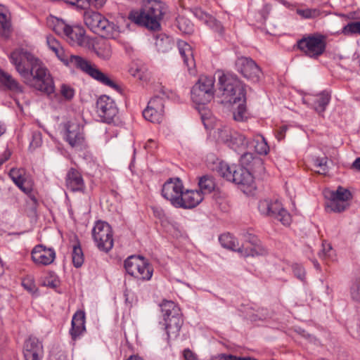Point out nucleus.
Listing matches in <instances>:
<instances>
[{
  "label": "nucleus",
  "mask_w": 360,
  "mask_h": 360,
  "mask_svg": "<svg viewBox=\"0 0 360 360\" xmlns=\"http://www.w3.org/2000/svg\"><path fill=\"white\" fill-rule=\"evenodd\" d=\"M10 59L25 84L48 96L55 93L53 77L39 59L24 49L13 51Z\"/></svg>",
  "instance_id": "nucleus-1"
},
{
  "label": "nucleus",
  "mask_w": 360,
  "mask_h": 360,
  "mask_svg": "<svg viewBox=\"0 0 360 360\" xmlns=\"http://www.w3.org/2000/svg\"><path fill=\"white\" fill-rule=\"evenodd\" d=\"M168 11V6L162 0H148L139 11H131L129 18L137 25L156 31L160 29V22Z\"/></svg>",
  "instance_id": "nucleus-2"
},
{
  "label": "nucleus",
  "mask_w": 360,
  "mask_h": 360,
  "mask_svg": "<svg viewBox=\"0 0 360 360\" xmlns=\"http://www.w3.org/2000/svg\"><path fill=\"white\" fill-rule=\"evenodd\" d=\"M219 90L222 92V103L236 104L242 98L245 102V89L236 75L223 74L219 78Z\"/></svg>",
  "instance_id": "nucleus-3"
},
{
  "label": "nucleus",
  "mask_w": 360,
  "mask_h": 360,
  "mask_svg": "<svg viewBox=\"0 0 360 360\" xmlns=\"http://www.w3.org/2000/svg\"><path fill=\"white\" fill-rule=\"evenodd\" d=\"M163 314L165 329L167 331V344L169 339L176 338L181 328L184 321L180 309L172 301H164L160 304Z\"/></svg>",
  "instance_id": "nucleus-4"
},
{
  "label": "nucleus",
  "mask_w": 360,
  "mask_h": 360,
  "mask_svg": "<svg viewBox=\"0 0 360 360\" xmlns=\"http://www.w3.org/2000/svg\"><path fill=\"white\" fill-rule=\"evenodd\" d=\"M219 174L228 181L236 184L249 188V191L255 188L254 178L248 170L240 165H231L221 162L218 169Z\"/></svg>",
  "instance_id": "nucleus-5"
},
{
  "label": "nucleus",
  "mask_w": 360,
  "mask_h": 360,
  "mask_svg": "<svg viewBox=\"0 0 360 360\" xmlns=\"http://www.w3.org/2000/svg\"><path fill=\"white\" fill-rule=\"evenodd\" d=\"M67 64L82 70L101 84L119 90V86L115 82L85 58L79 56L71 55L67 60Z\"/></svg>",
  "instance_id": "nucleus-6"
},
{
  "label": "nucleus",
  "mask_w": 360,
  "mask_h": 360,
  "mask_svg": "<svg viewBox=\"0 0 360 360\" xmlns=\"http://www.w3.org/2000/svg\"><path fill=\"white\" fill-rule=\"evenodd\" d=\"M67 64L82 70L101 84L119 90V86L115 82L85 58L79 56L71 55L67 60Z\"/></svg>",
  "instance_id": "nucleus-7"
},
{
  "label": "nucleus",
  "mask_w": 360,
  "mask_h": 360,
  "mask_svg": "<svg viewBox=\"0 0 360 360\" xmlns=\"http://www.w3.org/2000/svg\"><path fill=\"white\" fill-rule=\"evenodd\" d=\"M296 47L306 56L317 59L326 51V37L319 33L306 34L297 41Z\"/></svg>",
  "instance_id": "nucleus-8"
},
{
  "label": "nucleus",
  "mask_w": 360,
  "mask_h": 360,
  "mask_svg": "<svg viewBox=\"0 0 360 360\" xmlns=\"http://www.w3.org/2000/svg\"><path fill=\"white\" fill-rule=\"evenodd\" d=\"M214 80L212 77L201 76L191 89V98L196 105L198 110H205L204 105L214 98Z\"/></svg>",
  "instance_id": "nucleus-9"
},
{
  "label": "nucleus",
  "mask_w": 360,
  "mask_h": 360,
  "mask_svg": "<svg viewBox=\"0 0 360 360\" xmlns=\"http://www.w3.org/2000/svg\"><path fill=\"white\" fill-rule=\"evenodd\" d=\"M258 210L262 215L274 218L280 221L283 225L290 224V214L283 208V205L278 200H260L258 204Z\"/></svg>",
  "instance_id": "nucleus-10"
},
{
  "label": "nucleus",
  "mask_w": 360,
  "mask_h": 360,
  "mask_svg": "<svg viewBox=\"0 0 360 360\" xmlns=\"http://www.w3.org/2000/svg\"><path fill=\"white\" fill-rule=\"evenodd\" d=\"M92 236L100 250L108 252L112 248V231L107 222L98 221L92 230Z\"/></svg>",
  "instance_id": "nucleus-11"
},
{
  "label": "nucleus",
  "mask_w": 360,
  "mask_h": 360,
  "mask_svg": "<svg viewBox=\"0 0 360 360\" xmlns=\"http://www.w3.org/2000/svg\"><path fill=\"white\" fill-rule=\"evenodd\" d=\"M236 70L252 82H258L262 75L259 66L251 58L240 56L235 62Z\"/></svg>",
  "instance_id": "nucleus-12"
},
{
  "label": "nucleus",
  "mask_w": 360,
  "mask_h": 360,
  "mask_svg": "<svg viewBox=\"0 0 360 360\" xmlns=\"http://www.w3.org/2000/svg\"><path fill=\"white\" fill-rule=\"evenodd\" d=\"M161 94L162 96L160 95L154 96L143 111V117L149 122L160 123L162 120L165 108L164 96H166V94L163 91Z\"/></svg>",
  "instance_id": "nucleus-13"
},
{
  "label": "nucleus",
  "mask_w": 360,
  "mask_h": 360,
  "mask_svg": "<svg viewBox=\"0 0 360 360\" xmlns=\"http://www.w3.org/2000/svg\"><path fill=\"white\" fill-rule=\"evenodd\" d=\"M219 136L229 147L237 152L245 150L248 145L244 135L227 127L219 130Z\"/></svg>",
  "instance_id": "nucleus-14"
},
{
  "label": "nucleus",
  "mask_w": 360,
  "mask_h": 360,
  "mask_svg": "<svg viewBox=\"0 0 360 360\" xmlns=\"http://www.w3.org/2000/svg\"><path fill=\"white\" fill-rule=\"evenodd\" d=\"M96 112L103 122L110 123L117 114L118 110L110 97L102 95L97 100Z\"/></svg>",
  "instance_id": "nucleus-15"
},
{
  "label": "nucleus",
  "mask_w": 360,
  "mask_h": 360,
  "mask_svg": "<svg viewBox=\"0 0 360 360\" xmlns=\"http://www.w3.org/2000/svg\"><path fill=\"white\" fill-rule=\"evenodd\" d=\"M56 29L62 30L72 45L82 46L85 43V31L80 26H70L61 20L58 22Z\"/></svg>",
  "instance_id": "nucleus-16"
},
{
  "label": "nucleus",
  "mask_w": 360,
  "mask_h": 360,
  "mask_svg": "<svg viewBox=\"0 0 360 360\" xmlns=\"http://www.w3.org/2000/svg\"><path fill=\"white\" fill-rule=\"evenodd\" d=\"M182 192L183 184L179 178L174 180L170 179L164 184L162 195L176 207V205H179V200Z\"/></svg>",
  "instance_id": "nucleus-17"
},
{
  "label": "nucleus",
  "mask_w": 360,
  "mask_h": 360,
  "mask_svg": "<svg viewBox=\"0 0 360 360\" xmlns=\"http://www.w3.org/2000/svg\"><path fill=\"white\" fill-rule=\"evenodd\" d=\"M44 353L42 343L34 336H30L23 345L25 360H41Z\"/></svg>",
  "instance_id": "nucleus-18"
},
{
  "label": "nucleus",
  "mask_w": 360,
  "mask_h": 360,
  "mask_svg": "<svg viewBox=\"0 0 360 360\" xmlns=\"http://www.w3.org/2000/svg\"><path fill=\"white\" fill-rule=\"evenodd\" d=\"M64 127L66 131V141L72 147L82 144L84 137L83 127L75 120L67 122Z\"/></svg>",
  "instance_id": "nucleus-19"
},
{
  "label": "nucleus",
  "mask_w": 360,
  "mask_h": 360,
  "mask_svg": "<svg viewBox=\"0 0 360 360\" xmlns=\"http://www.w3.org/2000/svg\"><path fill=\"white\" fill-rule=\"evenodd\" d=\"M31 255L32 261L39 265H49L53 262L56 258L55 250L43 245H36L32 250Z\"/></svg>",
  "instance_id": "nucleus-20"
},
{
  "label": "nucleus",
  "mask_w": 360,
  "mask_h": 360,
  "mask_svg": "<svg viewBox=\"0 0 360 360\" xmlns=\"http://www.w3.org/2000/svg\"><path fill=\"white\" fill-rule=\"evenodd\" d=\"M177 46L179 54L183 59L184 65L187 67L188 71L191 75H195L196 72L195 61L192 46L183 40L177 41Z\"/></svg>",
  "instance_id": "nucleus-21"
},
{
  "label": "nucleus",
  "mask_w": 360,
  "mask_h": 360,
  "mask_svg": "<svg viewBox=\"0 0 360 360\" xmlns=\"http://www.w3.org/2000/svg\"><path fill=\"white\" fill-rule=\"evenodd\" d=\"M245 243L238 247V252L243 257L255 256L259 254L260 250V241L257 236L245 233L243 234Z\"/></svg>",
  "instance_id": "nucleus-22"
},
{
  "label": "nucleus",
  "mask_w": 360,
  "mask_h": 360,
  "mask_svg": "<svg viewBox=\"0 0 360 360\" xmlns=\"http://www.w3.org/2000/svg\"><path fill=\"white\" fill-rule=\"evenodd\" d=\"M202 192L197 190H187L182 192L179 200L177 208L192 209L198 205L203 200Z\"/></svg>",
  "instance_id": "nucleus-23"
},
{
  "label": "nucleus",
  "mask_w": 360,
  "mask_h": 360,
  "mask_svg": "<svg viewBox=\"0 0 360 360\" xmlns=\"http://www.w3.org/2000/svg\"><path fill=\"white\" fill-rule=\"evenodd\" d=\"M65 185L70 191H82L84 189V182L80 172L75 168H70L65 178Z\"/></svg>",
  "instance_id": "nucleus-24"
},
{
  "label": "nucleus",
  "mask_w": 360,
  "mask_h": 360,
  "mask_svg": "<svg viewBox=\"0 0 360 360\" xmlns=\"http://www.w3.org/2000/svg\"><path fill=\"white\" fill-rule=\"evenodd\" d=\"M72 327L70 334L73 340H76L85 331V314L82 311H77L72 319Z\"/></svg>",
  "instance_id": "nucleus-25"
},
{
  "label": "nucleus",
  "mask_w": 360,
  "mask_h": 360,
  "mask_svg": "<svg viewBox=\"0 0 360 360\" xmlns=\"http://www.w3.org/2000/svg\"><path fill=\"white\" fill-rule=\"evenodd\" d=\"M0 84L14 94L23 93V87L10 74L0 69Z\"/></svg>",
  "instance_id": "nucleus-26"
},
{
  "label": "nucleus",
  "mask_w": 360,
  "mask_h": 360,
  "mask_svg": "<svg viewBox=\"0 0 360 360\" xmlns=\"http://www.w3.org/2000/svg\"><path fill=\"white\" fill-rule=\"evenodd\" d=\"M24 170L13 168L9 172V176L15 184L24 193H29L31 191L30 186H25V181L23 177Z\"/></svg>",
  "instance_id": "nucleus-27"
},
{
  "label": "nucleus",
  "mask_w": 360,
  "mask_h": 360,
  "mask_svg": "<svg viewBox=\"0 0 360 360\" xmlns=\"http://www.w3.org/2000/svg\"><path fill=\"white\" fill-rule=\"evenodd\" d=\"M94 51L98 57L105 60H109L112 54V46L110 42L105 39L96 44Z\"/></svg>",
  "instance_id": "nucleus-28"
},
{
  "label": "nucleus",
  "mask_w": 360,
  "mask_h": 360,
  "mask_svg": "<svg viewBox=\"0 0 360 360\" xmlns=\"http://www.w3.org/2000/svg\"><path fill=\"white\" fill-rule=\"evenodd\" d=\"M142 256L131 255L129 256L124 261V268L127 272L132 276H135L139 271H137L138 267L142 266V260L143 259Z\"/></svg>",
  "instance_id": "nucleus-29"
},
{
  "label": "nucleus",
  "mask_w": 360,
  "mask_h": 360,
  "mask_svg": "<svg viewBox=\"0 0 360 360\" xmlns=\"http://www.w3.org/2000/svg\"><path fill=\"white\" fill-rule=\"evenodd\" d=\"M198 186L200 188L199 191L202 192L203 195L204 194L212 193L216 187V183L212 175L206 174L199 178Z\"/></svg>",
  "instance_id": "nucleus-30"
},
{
  "label": "nucleus",
  "mask_w": 360,
  "mask_h": 360,
  "mask_svg": "<svg viewBox=\"0 0 360 360\" xmlns=\"http://www.w3.org/2000/svg\"><path fill=\"white\" fill-rule=\"evenodd\" d=\"M97 28L98 30H94V33L100 34L103 37H110L113 34L115 25L103 16V19L99 21Z\"/></svg>",
  "instance_id": "nucleus-31"
},
{
  "label": "nucleus",
  "mask_w": 360,
  "mask_h": 360,
  "mask_svg": "<svg viewBox=\"0 0 360 360\" xmlns=\"http://www.w3.org/2000/svg\"><path fill=\"white\" fill-rule=\"evenodd\" d=\"M101 19H103V15L97 12L88 11L84 13V20L85 25L94 32V30H98L97 25H98Z\"/></svg>",
  "instance_id": "nucleus-32"
},
{
  "label": "nucleus",
  "mask_w": 360,
  "mask_h": 360,
  "mask_svg": "<svg viewBox=\"0 0 360 360\" xmlns=\"http://www.w3.org/2000/svg\"><path fill=\"white\" fill-rule=\"evenodd\" d=\"M12 32L11 18L0 11V37L8 38Z\"/></svg>",
  "instance_id": "nucleus-33"
},
{
  "label": "nucleus",
  "mask_w": 360,
  "mask_h": 360,
  "mask_svg": "<svg viewBox=\"0 0 360 360\" xmlns=\"http://www.w3.org/2000/svg\"><path fill=\"white\" fill-rule=\"evenodd\" d=\"M137 271L139 273L135 275V278L143 281H148L152 277L153 269L152 266L148 262V261L143 258L142 260V266L138 267Z\"/></svg>",
  "instance_id": "nucleus-34"
},
{
  "label": "nucleus",
  "mask_w": 360,
  "mask_h": 360,
  "mask_svg": "<svg viewBox=\"0 0 360 360\" xmlns=\"http://www.w3.org/2000/svg\"><path fill=\"white\" fill-rule=\"evenodd\" d=\"M240 162L243 165L245 166H250L252 164L253 167L258 168L259 171L264 169L262 160L260 158H254L252 153H244L240 157Z\"/></svg>",
  "instance_id": "nucleus-35"
},
{
  "label": "nucleus",
  "mask_w": 360,
  "mask_h": 360,
  "mask_svg": "<svg viewBox=\"0 0 360 360\" xmlns=\"http://www.w3.org/2000/svg\"><path fill=\"white\" fill-rule=\"evenodd\" d=\"M219 240L221 246L226 249L231 250L233 251L238 252L239 246L238 243L236 241V239L229 233L221 234Z\"/></svg>",
  "instance_id": "nucleus-36"
},
{
  "label": "nucleus",
  "mask_w": 360,
  "mask_h": 360,
  "mask_svg": "<svg viewBox=\"0 0 360 360\" xmlns=\"http://www.w3.org/2000/svg\"><path fill=\"white\" fill-rule=\"evenodd\" d=\"M237 108L233 111V119L236 122H245L249 118V112L246 109L245 101L243 98L238 102Z\"/></svg>",
  "instance_id": "nucleus-37"
},
{
  "label": "nucleus",
  "mask_w": 360,
  "mask_h": 360,
  "mask_svg": "<svg viewBox=\"0 0 360 360\" xmlns=\"http://www.w3.org/2000/svg\"><path fill=\"white\" fill-rule=\"evenodd\" d=\"M330 101V95L328 93L322 92L321 93L317 98L314 101V109L319 114L323 112L326 110V106Z\"/></svg>",
  "instance_id": "nucleus-38"
},
{
  "label": "nucleus",
  "mask_w": 360,
  "mask_h": 360,
  "mask_svg": "<svg viewBox=\"0 0 360 360\" xmlns=\"http://www.w3.org/2000/svg\"><path fill=\"white\" fill-rule=\"evenodd\" d=\"M176 26L184 34H191L193 32V24L184 16H178L176 18Z\"/></svg>",
  "instance_id": "nucleus-39"
},
{
  "label": "nucleus",
  "mask_w": 360,
  "mask_h": 360,
  "mask_svg": "<svg viewBox=\"0 0 360 360\" xmlns=\"http://www.w3.org/2000/svg\"><path fill=\"white\" fill-rule=\"evenodd\" d=\"M347 206V202L330 198L329 202L326 205V209L328 212H341L345 210Z\"/></svg>",
  "instance_id": "nucleus-40"
},
{
  "label": "nucleus",
  "mask_w": 360,
  "mask_h": 360,
  "mask_svg": "<svg viewBox=\"0 0 360 360\" xmlns=\"http://www.w3.org/2000/svg\"><path fill=\"white\" fill-rule=\"evenodd\" d=\"M72 258L73 265L76 268L80 267L84 263V255L80 245L76 244L73 246Z\"/></svg>",
  "instance_id": "nucleus-41"
},
{
  "label": "nucleus",
  "mask_w": 360,
  "mask_h": 360,
  "mask_svg": "<svg viewBox=\"0 0 360 360\" xmlns=\"http://www.w3.org/2000/svg\"><path fill=\"white\" fill-rule=\"evenodd\" d=\"M351 198V193L341 186H339L336 191L330 193V198L340 200L343 202H347Z\"/></svg>",
  "instance_id": "nucleus-42"
},
{
  "label": "nucleus",
  "mask_w": 360,
  "mask_h": 360,
  "mask_svg": "<svg viewBox=\"0 0 360 360\" xmlns=\"http://www.w3.org/2000/svg\"><path fill=\"white\" fill-rule=\"evenodd\" d=\"M314 165L316 167H319L320 169L318 173L321 174H326L328 171V167L327 165L328 158L323 157H315L313 158Z\"/></svg>",
  "instance_id": "nucleus-43"
},
{
  "label": "nucleus",
  "mask_w": 360,
  "mask_h": 360,
  "mask_svg": "<svg viewBox=\"0 0 360 360\" xmlns=\"http://www.w3.org/2000/svg\"><path fill=\"white\" fill-rule=\"evenodd\" d=\"M342 33L345 35L360 34V21L352 22L343 27Z\"/></svg>",
  "instance_id": "nucleus-44"
},
{
  "label": "nucleus",
  "mask_w": 360,
  "mask_h": 360,
  "mask_svg": "<svg viewBox=\"0 0 360 360\" xmlns=\"http://www.w3.org/2000/svg\"><path fill=\"white\" fill-rule=\"evenodd\" d=\"M213 31L217 32L220 35L224 34V28L221 23L215 19L213 16H211L210 19L206 23Z\"/></svg>",
  "instance_id": "nucleus-45"
},
{
  "label": "nucleus",
  "mask_w": 360,
  "mask_h": 360,
  "mask_svg": "<svg viewBox=\"0 0 360 360\" xmlns=\"http://www.w3.org/2000/svg\"><path fill=\"white\" fill-rule=\"evenodd\" d=\"M351 296L354 300L360 302V278H356L352 284L351 287Z\"/></svg>",
  "instance_id": "nucleus-46"
},
{
  "label": "nucleus",
  "mask_w": 360,
  "mask_h": 360,
  "mask_svg": "<svg viewBox=\"0 0 360 360\" xmlns=\"http://www.w3.org/2000/svg\"><path fill=\"white\" fill-rule=\"evenodd\" d=\"M47 43L49 48L59 57L60 53L62 52L63 50L58 41L53 37H51L47 38Z\"/></svg>",
  "instance_id": "nucleus-47"
},
{
  "label": "nucleus",
  "mask_w": 360,
  "mask_h": 360,
  "mask_svg": "<svg viewBox=\"0 0 360 360\" xmlns=\"http://www.w3.org/2000/svg\"><path fill=\"white\" fill-rule=\"evenodd\" d=\"M60 94L66 100H71L75 95V91L70 86L66 84H62Z\"/></svg>",
  "instance_id": "nucleus-48"
},
{
  "label": "nucleus",
  "mask_w": 360,
  "mask_h": 360,
  "mask_svg": "<svg viewBox=\"0 0 360 360\" xmlns=\"http://www.w3.org/2000/svg\"><path fill=\"white\" fill-rule=\"evenodd\" d=\"M255 148L256 152L259 155H266L269 150V147L264 139L261 141L257 142Z\"/></svg>",
  "instance_id": "nucleus-49"
},
{
  "label": "nucleus",
  "mask_w": 360,
  "mask_h": 360,
  "mask_svg": "<svg viewBox=\"0 0 360 360\" xmlns=\"http://www.w3.org/2000/svg\"><path fill=\"white\" fill-rule=\"evenodd\" d=\"M193 13L197 18L204 21L205 24L207 22V21L209 20V19H210L212 16L208 13H205L200 8H195L193 10Z\"/></svg>",
  "instance_id": "nucleus-50"
},
{
  "label": "nucleus",
  "mask_w": 360,
  "mask_h": 360,
  "mask_svg": "<svg viewBox=\"0 0 360 360\" xmlns=\"http://www.w3.org/2000/svg\"><path fill=\"white\" fill-rule=\"evenodd\" d=\"M294 275L301 281H304L305 278V271L302 266L295 264L292 266Z\"/></svg>",
  "instance_id": "nucleus-51"
},
{
  "label": "nucleus",
  "mask_w": 360,
  "mask_h": 360,
  "mask_svg": "<svg viewBox=\"0 0 360 360\" xmlns=\"http://www.w3.org/2000/svg\"><path fill=\"white\" fill-rule=\"evenodd\" d=\"M322 251L319 253V256L321 257H330L332 256V245L330 243H327L326 241L323 242L322 243Z\"/></svg>",
  "instance_id": "nucleus-52"
},
{
  "label": "nucleus",
  "mask_w": 360,
  "mask_h": 360,
  "mask_svg": "<svg viewBox=\"0 0 360 360\" xmlns=\"http://www.w3.org/2000/svg\"><path fill=\"white\" fill-rule=\"evenodd\" d=\"M155 44L158 51L161 52L167 51L170 47V42L168 38L158 39Z\"/></svg>",
  "instance_id": "nucleus-53"
},
{
  "label": "nucleus",
  "mask_w": 360,
  "mask_h": 360,
  "mask_svg": "<svg viewBox=\"0 0 360 360\" xmlns=\"http://www.w3.org/2000/svg\"><path fill=\"white\" fill-rule=\"evenodd\" d=\"M297 13L304 18H315L319 12L316 9L297 10Z\"/></svg>",
  "instance_id": "nucleus-54"
},
{
  "label": "nucleus",
  "mask_w": 360,
  "mask_h": 360,
  "mask_svg": "<svg viewBox=\"0 0 360 360\" xmlns=\"http://www.w3.org/2000/svg\"><path fill=\"white\" fill-rule=\"evenodd\" d=\"M65 4L71 6H76L77 7L84 9L88 7V1L86 0H63Z\"/></svg>",
  "instance_id": "nucleus-55"
},
{
  "label": "nucleus",
  "mask_w": 360,
  "mask_h": 360,
  "mask_svg": "<svg viewBox=\"0 0 360 360\" xmlns=\"http://www.w3.org/2000/svg\"><path fill=\"white\" fill-rule=\"evenodd\" d=\"M129 72L133 77H137L140 80L143 79V77L142 72L141 71V69H139V68L131 67L129 69Z\"/></svg>",
  "instance_id": "nucleus-56"
},
{
  "label": "nucleus",
  "mask_w": 360,
  "mask_h": 360,
  "mask_svg": "<svg viewBox=\"0 0 360 360\" xmlns=\"http://www.w3.org/2000/svg\"><path fill=\"white\" fill-rule=\"evenodd\" d=\"M88 6H93L96 8H100L105 4L106 0H86Z\"/></svg>",
  "instance_id": "nucleus-57"
},
{
  "label": "nucleus",
  "mask_w": 360,
  "mask_h": 360,
  "mask_svg": "<svg viewBox=\"0 0 360 360\" xmlns=\"http://www.w3.org/2000/svg\"><path fill=\"white\" fill-rule=\"evenodd\" d=\"M184 356L185 360H197L195 354L189 349H186L184 351Z\"/></svg>",
  "instance_id": "nucleus-58"
},
{
  "label": "nucleus",
  "mask_w": 360,
  "mask_h": 360,
  "mask_svg": "<svg viewBox=\"0 0 360 360\" xmlns=\"http://www.w3.org/2000/svg\"><path fill=\"white\" fill-rule=\"evenodd\" d=\"M231 354H220L217 356H214L211 360H232Z\"/></svg>",
  "instance_id": "nucleus-59"
},
{
  "label": "nucleus",
  "mask_w": 360,
  "mask_h": 360,
  "mask_svg": "<svg viewBox=\"0 0 360 360\" xmlns=\"http://www.w3.org/2000/svg\"><path fill=\"white\" fill-rule=\"evenodd\" d=\"M288 128L286 126H281L278 131V134H277V138L281 140V139H283L284 137H285V134L287 131Z\"/></svg>",
  "instance_id": "nucleus-60"
},
{
  "label": "nucleus",
  "mask_w": 360,
  "mask_h": 360,
  "mask_svg": "<svg viewBox=\"0 0 360 360\" xmlns=\"http://www.w3.org/2000/svg\"><path fill=\"white\" fill-rule=\"evenodd\" d=\"M22 285L25 289H27L28 291L33 292L35 291V285L32 283H26L25 281L22 282Z\"/></svg>",
  "instance_id": "nucleus-61"
},
{
  "label": "nucleus",
  "mask_w": 360,
  "mask_h": 360,
  "mask_svg": "<svg viewBox=\"0 0 360 360\" xmlns=\"http://www.w3.org/2000/svg\"><path fill=\"white\" fill-rule=\"evenodd\" d=\"M352 169L360 172V158H357L351 166Z\"/></svg>",
  "instance_id": "nucleus-62"
},
{
  "label": "nucleus",
  "mask_w": 360,
  "mask_h": 360,
  "mask_svg": "<svg viewBox=\"0 0 360 360\" xmlns=\"http://www.w3.org/2000/svg\"><path fill=\"white\" fill-rule=\"evenodd\" d=\"M297 332L300 335H302V337L307 338V339H310L311 338V335L309 333H307L303 329H301V328H299L298 330H297Z\"/></svg>",
  "instance_id": "nucleus-63"
},
{
  "label": "nucleus",
  "mask_w": 360,
  "mask_h": 360,
  "mask_svg": "<svg viewBox=\"0 0 360 360\" xmlns=\"http://www.w3.org/2000/svg\"><path fill=\"white\" fill-rule=\"evenodd\" d=\"M154 147H156V146H155V143L154 140H153V139H149L145 145V148L146 149H151Z\"/></svg>",
  "instance_id": "nucleus-64"
}]
</instances>
